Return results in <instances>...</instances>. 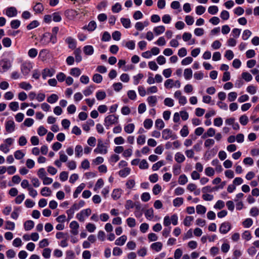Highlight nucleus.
<instances>
[{"label":"nucleus","instance_id":"nucleus-17","mask_svg":"<svg viewBox=\"0 0 259 259\" xmlns=\"http://www.w3.org/2000/svg\"><path fill=\"white\" fill-rule=\"evenodd\" d=\"M83 51L86 55H92L93 54L94 52L93 46L91 45L84 46L83 48Z\"/></svg>","mask_w":259,"mask_h":259},{"label":"nucleus","instance_id":"nucleus-40","mask_svg":"<svg viewBox=\"0 0 259 259\" xmlns=\"http://www.w3.org/2000/svg\"><path fill=\"white\" fill-rule=\"evenodd\" d=\"M180 134L183 137H186L188 135L189 130L188 126L186 125L183 126L182 128L180 131Z\"/></svg>","mask_w":259,"mask_h":259},{"label":"nucleus","instance_id":"nucleus-7","mask_svg":"<svg viewBox=\"0 0 259 259\" xmlns=\"http://www.w3.org/2000/svg\"><path fill=\"white\" fill-rule=\"evenodd\" d=\"M15 125L13 120H9L6 122L5 128L6 131L11 133L15 131Z\"/></svg>","mask_w":259,"mask_h":259},{"label":"nucleus","instance_id":"nucleus-45","mask_svg":"<svg viewBox=\"0 0 259 259\" xmlns=\"http://www.w3.org/2000/svg\"><path fill=\"white\" fill-rule=\"evenodd\" d=\"M3 45L5 47H10L12 45V41L9 37H5L2 40Z\"/></svg>","mask_w":259,"mask_h":259},{"label":"nucleus","instance_id":"nucleus-29","mask_svg":"<svg viewBox=\"0 0 259 259\" xmlns=\"http://www.w3.org/2000/svg\"><path fill=\"white\" fill-rule=\"evenodd\" d=\"M70 74L74 77H78L81 74V70L79 68L75 67L70 70Z\"/></svg>","mask_w":259,"mask_h":259},{"label":"nucleus","instance_id":"nucleus-58","mask_svg":"<svg viewBox=\"0 0 259 259\" xmlns=\"http://www.w3.org/2000/svg\"><path fill=\"white\" fill-rule=\"evenodd\" d=\"M193 220V218L191 216H187L184 220V225L185 226L189 227L191 224V222Z\"/></svg>","mask_w":259,"mask_h":259},{"label":"nucleus","instance_id":"nucleus-39","mask_svg":"<svg viewBox=\"0 0 259 259\" xmlns=\"http://www.w3.org/2000/svg\"><path fill=\"white\" fill-rule=\"evenodd\" d=\"M184 202L183 198L182 197H178L173 200V204L176 207H179Z\"/></svg>","mask_w":259,"mask_h":259},{"label":"nucleus","instance_id":"nucleus-52","mask_svg":"<svg viewBox=\"0 0 259 259\" xmlns=\"http://www.w3.org/2000/svg\"><path fill=\"white\" fill-rule=\"evenodd\" d=\"M39 23L37 20H33L27 26V29L28 30H31L37 27Z\"/></svg>","mask_w":259,"mask_h":259},{"label":"nucleus","instance_id":"nucleus-11","mask_svg":"<svg viewBox=\"0 0 259 259\" xmlns=\"http://www.w3.org/2000/svg\"><path fill=\"white\" fill-rule=\"evenodd\" d=\"M107 147L105 145L101 146H97V148L94 150L95 153L101 154H105L107 153Z\"/></svg>","mask_w":259,"mask_h":259},{"label":"nucleus","instance_id":"nucleus-22","mask_svg":"<svg viewBox=\"0 0 259 259\" xmlns=\"http://www.w3.org/2000/svg\"><path fill=\"white\" fill-rule=\"evenodd\" d=\"M97 27V24L95 21H91L89 22L88 25L83 27V29H87L89 31H92Z\"/></svg>","mask_w":259,"mask_h":259},{"label":"nucleus","instance_id":"nucleus-49","mask_svg":"<svg viewBox=\"0 0 259 259\" xmlns=\"http://www.w3.org/2000/svg\"><path fill=\"white\" fill-rule=\"evenodd\" d=\"M25 156V154L21 150H18L15 152L14 156L17 159H21Z\"/></svg>","mask_w":259,"mask_h":259},{"label":"nucleus","instance_id":"nucleus-44","mask_svg":"<svg viewBox=\"0 0 259 259\" xmlns=\"http://www.w3.org/2000/svg\"><path fill=\"white\" fill-rule=\"evenodd\" d=\"M135 184L136 183L134 180L129 179L126 181L125 186L127 189H131L135 187Z\"/></svg>","mask_w":259,"mask_h":259},{"label":"nucleus","instance_id":"nucleus-56","mask_svg":"<svg viewBox=\"0 0 259 259\" xmlns=\"http://www.w3.org/2000/svg\"><path fill=\"white\" fill-rule=\"evenodd\" d=\"M11 27L13 29H17L20 25V21L19 20H13L11 22Z\"/></svg>","mask_w":259,"mask_h":259},{"label":"nucleus","instance_id":"nucleus-51","mask_svg":"<svg viewBox=\"0 0 259 259\" xmlns=\"http://www.w3.org/2000/svg\"><path fill=\"white\" fill-rule=\"evenodd\" d=\"M219 11L218 8L216 6H210L208 9V12L211 15H215Z\"/></svg>","mask_w":259,"mask_h":259},{"label":"nucleus","instance_id":"nucleus-36","mask_svg":"<svg viewBox=\"0 0 259 259\" xmlns=\"http://www.w3.org/2000/svg\"><path fill=\"white\" fill-rule=\"evenodd\" d=\"M19 87L22 89L28 91L32 89V85L26 82H21L19 83Z\"/></svg>","mask_w":259,"mask_h":259},{"label":"nucleus","instance_id":"nucleus-19","mask_svg":"<svg viewBox=\"0 0 259 259\" xmlns=\"http://www.w3.org/2000/svg\"><path fill=\"white\" fill-rule=\"evenodd\" d=\"M122 190L119 189H114L112 193L111 196L114 200H117L119 199L121 195Z\"/></svg>","mask_w":259,"mask_h":259},{"label":"nucleus","instance_id":"nucleus-53","mask_svg":"<svg viewBox=\"0 0 259 259\" xmlns=\"http://www.w3.org/2000/svg\"><path fill=\"white\" fill-rule=\"evenodd\" d=\"M153 125V121L151 119H146L144 121V126L145 128L149 129Z\"/></svg>","mask_w":259,"mask_h":259},{"label":"nucleus","instance_id":"nucleus-4","mask_svg":"<svg viewBox=\"0 0 259 259\" xmlns=\"http://www.w3.org/2000/svg\"><path fill=\"white\" fill-rule=\"evenodd\" d=\"M12 64L10 60L4 59L0 61V72L4 73L11 67Z\"/></svg>","mask_w":259,"mask_h":259},{"label":"nucleus","instance_id":"nucleus-34","mask_svg":"<svg viewBox=\"0 0 259 259\" xmlns=\"http://www.w3.org/2000/svg\"><path fill=\"white\" fill-rule=\"evenodd\" d=\"M51 190L49 188L45 187L41 189L40 193L44 196H49L51 194Z\"/></svg>","mask_w":259,"mask_h":259},{"label":"nucleus","instance_id":"nucleus-33","mask_svg":"<svg viewBox=\"0 0 259 259\" xmlns=\"http://www.w3.org/2000/svg\"><path fill=\"white\" fill-rule=\"evenodd\" d=\"M58 97L56 94H52L47 98V101L51 104H53L56 102L58 100Z\"/></svg>","mask_w":259,"mask_h":259},{"label":"nucleus","instance_id":"nucleus-59","mask_svg":"<svg viewBox=\"0 0 259 259\" xmlns=\"http://www.w3.org/2000/svg\"><path fill=\"white\" fill-rule=\"evenodd\" d=\"M164 87L167 88H172L174 87V82L172 79H168L164 82Z\"/></svg>","mask_w":259,"mask_h":259},{"label":"nucleus","instance_id":"nucleus-63","mask_svg":"<svg viewBox=\"0 0 259 259\" xmlns=\"http://www.w3.org/2000/svg\"><path fill=\"white\" fill-rule=\"evenodd\" d=\"M51 249L49 248H46L43 250L42 255L46 258L50 257Z\"/></svg>","mask_w":259,"mask_h":259},{"label":"nucleus","instance_id":"nucleus-23","mask_svg":"<svg viewBox=\"0 0 259 259\" xmlns=\"http://www.w3.org/2000/svg\"><path fill=\"white\" fill-rule=\"evenodd\" d=\"M44 6L40 3H36L33 7V10L36 13H41L44 11Z\"/></svg>","mask_w":259,"mask_h":259},{"label":"nucleus","instance_id":"nucleus-60","mask_svg":"<svg viewBox=\"0 0 259 259\" xmlns=\"http://www.w3.org/2000/svg\"><path fill=\"white\" fill-rule=\"evenodd\" d=\"M237 94L236 92H232L230 93L228 96V100L230 102H233L237 98Z\"/></svg>","mask_w":259,"mask_h":259},{"label":"nucleus","instance_id":"nucleus-48","mask_svg":"<svg viewBox=\"0 0 259 259\" xmlns=\"http://www.w3.org/2000/svg\"><path fill=\"white\" fill-rule=\"evenodd\" d=\"M53 20L55 22H60L62 20L61 16L59 12H55L52 14Z\"/></svg>","mask_w":259,"mask_h":259},{"label":"nucleus","instance_id":"nucleus-9","mask_svg":"<svg viewBox=\"0 0 259 259\" xmlns=\"http://www.w3.org/2000/svg\"><path fill=\"white\" fill-rule=\"evenodd\" d=\"M6 15L9 17H15L17 15V10L14 7H9L6 10Z\"/></svg>","mask_w":259,"mask_h":259},{"label":"nucleus","instance_id":"nucleus-25","mask_svg":"<svg viewBox=\"0 0 259 259\" xmlns=\"http://www.w3.org/2000/svg\"><path fill=\"white\" fill-rule=\"evenodd\" d=\"M85 185L84 183H81L79 186L77 187L75 192L73 193L74 198H76L78 197V194L84 188Z\"/></svg>","mask_w":259,"mask_h":259},{"label":"nucleus","instance_id":"nucleus-47","mask_svg":"<svg viewBox=\"0 0 259 259\" xmlns=\"http://www.w3.org/2000/svg\"><path fill=\"white\" fill-rule=\"evenodd\" d=\"M188 182V179L186 175H182L179 178L178 182L180 185H185Z\"/></svg>","mask_w":259,"mask_h":259},{"label":"nucleus","instance_id":"nucleus-46","mask_svg":"<svg viewBox=\"0 0 259 259\" xmlns=\"http://www.w3.org/2000/svg\"><path fill=\"white\" fill-rule=\"evenodd\" d=\"M163 165H164V162L163 160L159 161L153 165L152 168L153 171H155L158 170L160 167H161Z\"/></svg>","mask_w":259,"mask_h":259},{"label":"nucleus","instance_id":"nucleus-30","mask_svg":"<svg viewBox=\"0 0 259 259\" xmlns=\"http://www.w3.org/2000/svg\"><path fill=\"white\" fill-rule=\"evenodd\" d=\"M192 70L191 68L185 69L184 72V75L186 79H190L192 76Z\"/></svg>","mask_w":259,"mask_h":259},{"label":"nucleus","instance_id":"nucleus-15","mask_svg":"<svg viewBox=\"0 0 259 259\" xmlns=\"http://www.w3.org/2000/svg\"><path fill=\"white\" fill-rule=\"evenodd\" d=\"M147 101L151 107H154L157 103V98L156 96H151L147 98Z\"/></svg>","mask_w":259,"mask_h":259},{"label":"nucleus","instance_id":"nucleus-57","mask_svg":"<svg viewBox=\"0 0 259 259\" xmlns=\"http://www.w3.org/2000/svg\"><path fill=\"white\" fill-rule=\"evenodd\" d=\"M164 104L168 107H172L174 105V100L170 98H166L164 100Z\"/></svg>","mask_w":259,"mask_h":259},{"label":"nucleus","instance_id":"nucleus-37","mask_svg":"<svg viewBox=\"0 0 259 259\" xmlns=\"http://www.w3.org/2000/svg\"><path fill=\"white\" fill-rule=\"evenodd\" d=\"M95 87L93 85H90L86 88L83 91V93L85 96H89L92 94Z\"/></svg>","mask_w":259,"mask_h":259},{"label":"nucleus","instance_id":"nucleus-38","mask_svg":"<svg viewBox=\"0 0 259 259\" xmlns=\"http://www.w3.org/2000/svg\"><path fill=\"white\" fill-rule=\"evenodd\" d=\"M96 97L98 100H102L106 97V93L104 91H98L96 93Z\"/></svg>","mask_w":259,"mask_h":259},{"label":"nucleus","instance_id":"nucleus-8","mask_svg":"<svg viewBox=\"0 0 259 259\" xmlns=\"http://www.w3.org/2000/svg\"><path fill=\"white\" fill-rule=\"evenodd\" d=\"M162 138L164 139V140H168L170 138H172V139H175L176 138V136H173L171 131L168 128L164 129L162 131Z\"/></svg>","mask_w":259,"mask_h":259},{"label":"nucleus","instance_id":"nucleus-24","mask_svg":"<svg viewBox=\"0 0 259 259\" xmlns=\"http://www.w3.org/2000/svg\"><path fill=\"white\" fill-rule=\"evenodd\" d=\"M130 172L131 169L128 167H125L119 170L118 174L121 177L124 178L130 174Z\"/></svg>","mask_w":259,"mask_h":259},{"label":"nucleus","instance_id":"nucleus-6","mask_svg":"<svg viewBox=\"0 0 259 259\" xmlns=\"http://www.w3.org/2000/svg\"><path fill=\"white\" fill-rule=\"evenodd\" d=\"M231 226L229 222H224L222 223L220 227L219 231L222 234H226L231 229Z\"/></svg>","mask_w":259,"mask_h":259},{"label":"nucleus","instance_id":"nucleus-27","mask_svg":"<svg viewBox=\"0 0 259 259\" xmlns=\"http://www.w3.org/2000/svg\"><path fill=\"white\" fill-rule=\"evenodd\" d=\"M145 215L148 220H151L154 217V210L153 208H151L147 209L145 212Z\"/></svg>","mask_w":259,"mask_h":259},{"label":"nucleus","instance_id":"nucleus-16","mask_svg":"<svg viewBox=\"0 0 259 259\" xmlns=\"http://www.w3.org/2000/svg\"><path fill=\"white\" fill-rule=\"evenodd\" d=\"M185 159L184 155L181 152H177L175 155V159L178 163H181L183 162Z\"/></svg>","mask_w":259,"mask_h":259},{"label":"nucleus","instance_id":"nucleus-2","mask_svg":"<svg viewBox=\"0 0 259 259\" xmlns=\"http://www.w3.org/2000/svg\"><path fill=\"white\" fill-rule=\"evenodd\" d=\"M118 116L111 114L106 116L104 119V125L107 128H109V127L112 125L118 123Z\"/></svg>","mask_w":259,"mask_h":259},{"label":"nucleus","instance_id":"nucleus-41","mask_svg":"<svg viewBox=\"0 0 259 259\" xmlns=\"http://www.w3.org/2000/svg\"><path fill=\"white\" fill-rule=\"evenodd\" d=\"M196 209V212L198 214H204L206 211V207L202 205H197Z\"/></svg>","mask_w":259,"mask_h":259},{"label":"nucleus","instance_id":"nucleus-3","mask_svg":"<svg viewBox=\"0 0 259 259\" xmlns=\"http://www.w3.org/2000/svg\"><path fill=\"white\" fill-rule=\"evenodd\" d=\"M33 66L31 63L25 62L21 65V71L24 76H26L29 74Z\"/></svg>","mask_w":259,"mask_h":259},{"label":"nucleus","instance_id":"nucleus-55","mask_svg":"<svg viewBox=\"0 0 259 259\" xmlns=\"http://www.w3.org/2000/svg\"><path fill=\"white\" fill-rule=\"evenodd\" d=\"M242 77L246 81H250L252 79L251 75L246 72H244L242 73Z\"/></svg>","mask_w":259,"mask_h":259},{"label":"nucleus","instance_id":"nucleus-20","mask_svg":"<svg viewBox=\"0 0 259 259\" xmlns=\"http://www.w3.org/2000/svg\"><path fill=\"white\" fill-rule=\"evenodd\" d=\"M81 51L80 48H77L74 51V54L75 57V61L76 62H80L82 60V57L81 56Z\"/></svg>","mask_w":259,"mask_h":259},{"label":"nucleus","instance_id":"nucleus-54","mask_svg":"<svg viewBox=\"0 0 259 259\" xmlns=\"http://www.w3.org/2000/svg\"><path fill=\"white\" fill-rule=\"evenodd\" d=\"M121 10V5L118 3H116L112 7V11L113 13H118Z\"/></svg>","mask_w":259,"mask_h":259},{"label":"nucleus","instance_id":"nucleus-10","mask_svg":"<svg viewBox=\"0 0 259 259\" xmlns=\"http://www.w3.org/2000/svg\"><path fill=\"white\" fill-rule=\"evenodd\" d=\"M69 227L71 229V233L74 235H76L78 233L79 224L78 223L75 221H72L70 223Z\"/></svg>","mask_w":259,"mask_h":259},{"label":"nucleus","instance_id":"nucleus-18","mask_svg":"<svg viewBox=\"0 0 259 259\" xmlns=\"http://www.w3.org/2000/svg\"><path fill=\"white\" fill-rule=\"evenodd\" d=\"M127 237L125 235H122L119 238H117L115 242L116 245L121 246L123 245L126 241Z\"/></svg>","mask_w":259,"mask_h":259},{"label":"nucleus","instance_id":"nucleus-13","mask_svg":"<svg viewBox=\"0 0 259 259\" xmlns=\"http://www.w3.org/2000/svg\"><path fill=\"white\" fill-rule=\"evenodd\" d=\"M66 42L68 44V47L70 49H74L76 46L75 40L71 37H67L65 40Z\"/></svg>","mask_w":259,"mask_h":259},{"label":"nucleus","instance_id":"nucleus-26","mask_svg":"<svg viewBox=\"0 0 259 259\" xmlns=\"http://www.w3.org/2000/svg\"><path fill=\"white\" fill-rule=\"evenodd\" d=\"M135 127L134 123H129L124 126V130L126 133L131 134L134 132Z\"/></svg>","mask_w":259,"mask_h":259},{"label":"nucleus","instance_id":"nucleus-31","mask_svg":"<svg viewBox=\"0 0 259 259\" xmlns=\"http://www.w3.org/2000/svg\"><path fill=\"white\" fill-rule=\"evenodd\" d=\"M186 156L189 158H194L195 160H197V157H194V151L192 149L186 150L185 152Z\"/></svg>","mask_w":259,"mask_h":259},{"label":"nucleus","instance_id":"nucleus-64","mask_svg":"<svg viewBox=\"0 0 259 259\" xmlns=\"http://www.w3.org/2000/svg\"><path fill=\"white\" fill-rule=\"evenodd\" d=\"M28 55L30 58H35L37 55V51L36 49L32 48L28 51Z\"/></svg>","mask_w":259,"mask_h":259},{"label":"nucleus","instance_id":"nucleus-32","mask_svg":"<svg viewBox=\"0 0 259 259\" xmlns=\"http://www.w3.org/2000/svg\"><path fill=\"white\" fill-rule=\"evenodd\" d=\"M82 147L81 145H78L75 147V153L77 157H80L82 155Z\"/></svg>","mask_w":259,"mask_h":259},{"label":"nucleus","instance_id":"nucleus-5","mask_svg":"<svg viewBox=\"0 0 259 259\" xmlns=\"http://www.w3.org/2000/svg\"><path fill=\"white\" fill-rule=\"evenodd\" d=\"M91 209L87 208L82 210L79 213L76 214V218L81 222H84V217H88L91 214Z\"/></svg>","mask_w":259,"mask_h":259},{"label":"nucleus","instance_id":"nucleus-42","mask_svg":"<svg viewBox=\"0 0 259 259\" xmlns=\"http://www.w3.org/2000/svg\"><path fill=\"white\" fill-rule=\"evenodd\" d=\"M103 79L102 76L100 74L96 73L93 75V80L97 83H99L102 82Z\"/></svg>","mask_w":259,"mask_h":259},{"label":"nucleus","instance_id":"nucleus-28","mask_svg":"<svg viewBox=\"0 0 259 259\" xmlns=\"http://www.w3.org/2000/svg\"><path fill=\"white\" fill-rule=\"evenodd\" d=\"M165 28L164 26H159L157 27H155L153 29L154 32L157 35H160L163 33L165 31Z\"/></svg>","mask_w":259,"mask_h":259},{"label":"nucleus","instance_id":"nucleus-21","mask_svg":"<svg viewBox=\"0 0 259 259\" xmlns=\"http://www.w3.org/2000/svg\"><path fill=\"white\" fill-rule=\"evenodd\" d=\"M24 229L26 231H29L34 227V224L33 221L31 220H28L24 223Z\"/></svg>","mask_w":259,"mask_h":259},{"label":"nucleus","instance_id":"nucleus-62","mask_svg":"<svg viewBox=\"0 0 259 259\" xmlns=\"http://www.w3.org/2000/svg\"><path fill=\"white\" fill-rule=\"evenodd\" d=\"M126 222L127 225L131 228L134 227L136 225V220L133 218H127L126 220Z\"/></svg>","mask_w":259,"mask_h":259},{"label":"nucleus","instance_id":"nucleus-35","mask_svg":"<svg viewBox=\"0 0 259 259\" xmlns=\"http://www.w3.org/2000/svg\"><path fill=\"white\" fill-rule=\"evenodd\" d=\"M120 21L125 28H128L131 27V21L129 19L122 18L120 19Z\"/></svg>","mask_w":259,"mask_h":259},{"label":"nucleus","instance_id":"nucleus-61","mask_svg":"<svg viewBox=\"0 0 259 259\" xmlns=\"http://www.w3.org/2000/svg\"><path fill=\"white\" fill-rule=\"evenodd\" d=\"M251 34L252 33L249 30L246 29L244 30L242 36V39L245 40L248 39L251 36Z\"/></svg>","mask_w":259,"mask_h":259},{"label":"nucleus","instance_id":"nucleus-43","mask_svg":"<svg viewBox=\"0 0 259 259\" xmlns=\"http://www.w3.org/2000/svg\"><path fill=\"white\" fill-rule=\"evenodd\" d=\"M156 128L161 130L164 127V123L161 119H157L155 123Z\"/></svg>","mask_w":259,"mask_h":259},{"label":"nucleus","instance_id":"nucleus-50","mask_svg":"<svg viewBox=\"0 0 259 259\" xmlns=\"http://www.w3.org/2000/svg\"><path fill=\"white\" fill-rule=\"evenodd\" d=\"M214 173V170L211 167H206L205 169V174L208 177H212Z\"/></svg>","mask_w":259,"mask_h":259},{"label":"nucleus","instance_id":"nucleus-1","mask_svg":"<svg viewBox=\"0 0 259 259\" xmlns=\"http://www.w3.org/2000/svg\"><path fill=\"white\" fill-rule=\"evenodd\" d=\"M57 41L53 37L50 32L45 33L41 36L40 42L44 46L48 45L50 42H52L53 44H55Z\"/></svg>","mask_w":259,"mask_h":259},{"label":"nucleus","instance_id":"nucleus-12","mask_svg":"<svg viewBox=\"0 0 259 259\" xmlns=\"http://www.w3.org/2000/svg\"><path fill=\"white\" fill-rule=\"evenodd\" d=\"M54 73H55L54 70H53V69L51 70V69H49L48 68H46L43 70L42 72V78L44 79H45L46 78V77L48 76L51 77L54 74Z\"/></svg>","mask_w":259,"mask_h":259},{"label":"nucleus","instance_id":"nucleus-14","mask_svg":"<svg viewBox=\"0 0 259 259\" xmlns=\"http://www.w3.org/2000/svg\"><path fill=\"white\" fill-rule=\"evenodd\" d=\"M162 246L163 245L161 242H156L152 243L150 247L152 250H155L156 252H159L162 249Z\"/></svg>","mask_w":259,"mask_h":259}]
</instances>
